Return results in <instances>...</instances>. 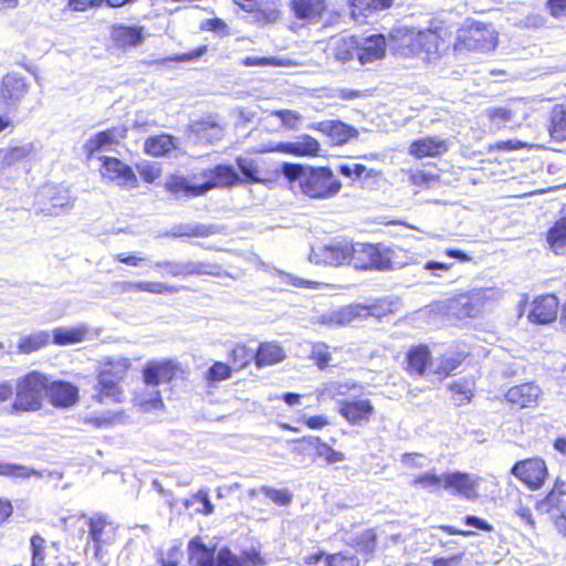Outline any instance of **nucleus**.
I'll return each mask as SVG.
<instances>
[{"instance_id": "nucleus-1", "label": "nucleus", "mask_w": 566, "mask_h": 566, "mask_svg": "<svg viewBox=\"0 0 566 566\" xmlns=\"http://www.w3.org/2000/svg\"><path fill=\"white\" fill-rule=\"evenodd\" d=\"M281 171L290 184L297 182L300 192L312 200L336 197L343 187L340 179L327 166L283 163Z\"/></svg>"}, {"instance_id": "nucleus-2", "label": "nucleus", "mask_w": 566, "mask_h": 566, "mask_svg": "<svg viewBox=\"0 0 566 566\" xmlns=\"http://www.w3.org/2000/svg\"><path fill=\"white\" fill-rule=\"evenodd\" d=\"M394 38L410 36L408 48L410 52L430 63L440 59L450 48H452V25L446 21L433 20L429 27L418 31L416 34L407 28L394 30Z\"/></svg>"}, {"instance_id": "nucleus-3", "label": "nucleus", "mask_w": 566, "mask_h": 566, "mask_svg": "<svg viewBox=\"0 0 566 566\" xmlns=\"http://www.w3.org/2000/svg\"><path fill=\"white\" fill-rule=\"evenodd\" d=\"M190 548L193 554V566H262L264 558L256 549L242 551L235 555L229 547H222L216 554L214 548L191 541Z\"/></svg>"}, {"instance_id": "nucleus-4", "label": "nucleus", "mask_w": 566, "mask_h": 566, "mask_svg": "<svg viewBox=\"0 0 566 566\" xmlns=\"http://www.w3.org/2000/svg\"><path fill=\"white\" fill-rule=\"evenodd\" d=\"M497 33L491 23L469 21L457 30L452 49L455 53L490 52L496 48Z\"/></svg>"}, {"instance_id": "nucleus-5", "label": "nucleus", "mask_w": 566, "mask_h": 566, "mask_svg": "<svg viewBox=\"0 0 566 566\" xmlns=\"http://www.w3.org/2000/svg\"><path fill=\"white\" fill-rule=\"evenodd\" d=\"M48 376L32 370L22 376L15 385V399L12 408L17 411H35L42 406L46 392Z\"/></svg>"}, {"instance_id": "nucleus-6", "label": "nucleus", "mask_w": 566, "mask_h": 566, "mask_svg": "<svg viewBox=\"0 0 566 566\" xmlns=\"http://www.w3.org/2000/svg\"><path fill=\"white\" fill-rule=\"evenodd\" d=\"M188 370L172 358L151 359L142 368V379L146 386L158 387L187 378Z\"/></svg>"}, {"instance_id": "nucleus-7", "label": "nucleus", "mask_w": 566, "mask_h": 566, "mask_svg": "<svg viewBox=\"0 0 566 566\" xmlns=\"http://www.w3.org/2000/svg\"><path fill=\"white\" fill-rule=\"evenodd\" d=\"M392 250L381 243L356 242L354 269L358 271H388L392 269Z\"/></svg>"}, {"instance_id": "nucleus-8", "label": "nucleus", "mask_w": 566, "mask_h": 566, "mask_svg": "<svg viewBox=\"0 0 566 566\" xmlns=\"http://www.w3.org/2000/svg\"><path fill=\"white\" fill-rule=\"evenodd\" d=\"M490 126L496 130L520 128L530 116L527 104L521 99H514L504 106L491 107L485 111Z\"/></svg>"}, {"instance_id": "nucleus-9", "label": "nucleus", "mask_w": 566, "mask_h": 566, "mask_svg": "<svg viewBox=\"0 0 566 566\" xmlns=\"http://www.w3.org/2000/svg\"><path fill=\"white\" fill-rule=\"evenodd\" d=\"M88 537L96 560L103 558L104 548L113 545L118 536V525L104 514H95L87 520Z\"/></svg>"}, {"instance_id": "nucleus-10", "label": "nucleus", "mask_w": 566, "mask_h": 566, "mask_svg": "<svg viewBox=\"0 0 566 566\" xmlns=\"http://www.w3.org/2000/svg\"><path fill=\"white\" fill-rule=\"evenodd\" d=\"M511 474L527 490L537 491L544 486L548 478V467L541 457L526 458L513 464Z\"/></svg>"}, {"instance_id": "nucleus-11", "label": "nucleus", "mask_w": 566, "mask_h": 566, "mask_svg": "<svg viewBox=\"0 0 566 566\" xmlns=\"http://www.w3.org/2000/svg\"><path fill=\"white\" fill-rule=\"evenodd\" d=\"M259 27L276 23L282 18L281 0H232Z\"/></svg>"}, {"instance_id": "nucleus-12", "label": "nucleus", "mask_w": 566, "mask_h": 566, "mask_svg": "<svg viewBox=\"0 0 566 566\" xmlns=\"http://www.w3.org/2000/svg\"><path fill=\"white\" fill-rule=\"evenodd\" d=\"M99 160V174L103 180L115 184L123 189L138 187V178L128 164L114 156H102Z\"/></svg>"}, {"instance_id": "nucleus-13", "label": "nucleus", "mask_w": 566, "mask_h": 566, "mask_svg": "<svg viewBox=\"0 0 566 566\" xmlns=\"http://www.w3.org/2000/svg\"><path fill=\"white\" fill-rule=\"evenodd\" d=\"M156 268L164 269L170 276L187 277V276H212L221 277L226 275L222 265L210 262H176V261H161L156 263Z\"/></svg>"}, {"instance_id": "nucleus-14", "label": "nucleus", "mask_w": 566, "mask_h": 566, "mask_svg": "<svg viewBox=\"0 0 566 566\" xmlns=\"http://www.w3.org/2000/svg\"><path fill=\"white\" fill-rule=\"evenodd\" d=\"M263 151L279 153L293 157L316 158L321 155L322 146L319 140L312 135L301 134L294 140L270 144Z\"/></svg>"}, {"instance_id": "nucleus-15", "label": "nucleus", "mask_w": 566, "mask_h": 566, "mask_svg": "<svg viewBox=\"0 0 566 566\" xmlns=\"http://www.w3.org/2000/svg\"><path fill=\"white\" fill-rule=\"evenodd\" d=\"M338 413L352 427L367 426L375 417L376 410L368 398H352L340 400Z\"/></svg>"}, {"instance_id": "nucleus-16", "label": "nucleus", "mask_w": 566, "mask_h": 566, "mask_svg": "<svg viewBox=\"0 0 566 566\" xmlns=\"http://www.w3.org/2000/svg\"><path fill=\"white\" fill-rule=\"evenodd\" d=\"M403 370L415 378L428 376L433 370V355L429 345L420 343L409 346L405 353Z\"/></svg>"}, {"instance_id": "nucleus-17", "label": "nucleus", "mask_w": 566, "mask_h": 566, "mask_svg": "<svg viewBox=\"0 0 566 566\" xmlns=\"http://www.w3.org/2000/svg\"><path fill=\"white\" fill-rule=\"evenodd\" d=\"M316 255L321 262L327 265H349L354 268L356 242L348 240L335 241L321 247Z\"/></svg>"}, {"instance_id": "nucleus-18", "label": "nucleus", "mask_w": 566, "mask_h": 566, "mask_svg": "<svg viewBox=\"0 0 566 566\" xmlns=\"http://www.w3.org/2000/svg\"><path fill=\"white\" fill-rule=\"evenodd\" d=\"M479 478L462 471L444 473L443 490L461 499L473 501L478 499Z\"/></svg>"}, {"instance_id": "nucleus-19", "label": "nucleus", "mask_w": 566, "mask_h": 566, "mask_svg": "<svg viewBox=\"0 0 566 566\" xmlns=\"http://www.w3.org/2000/svg\"><path fill=\"white\" fill-rule=\"evenodd\" d=\"M197 177L202 179L201 184L205 193L214 188L233 187L240 182V177L234 168L222 164L201 170L193 179Z\"/></svg>"}, {"instance_id": "nucleus-20", "label": "nucleus", "mask_w": 566, "mask_h": 566, "mask_svg": "<svg viewBox=\"0 0 566 566\" xmlns=\"http://www.w3.org/2000/svg\"><path fill=\"white\" fill-rule=\"evenodd\" d=\"M127 134L128 128L125 125L112 126L95 133L83 146L86 158L91 159L99 150L111 149L112 146L118 145L120 140L127 137Z\"/></svg>"}, {"instance_id": "nucleus-21", "label": "nucleus", "mask_w": 566, "mask_h": 566, "mask_svg": "<svg viewBox=\"0 0 566 566\" xmlns=\"http://www.w3.org/2000/svg\"><path fill=\"white\" fill-rule=\"evenodd\" d=\"M310 128L322 133L331 139L335 146L347 144L358 137V130L339 119H325L310 125Z\"/></svg>"}, {"instance_id": "nucleus-22", "label": "nucleus", "mask_w": 566, "mask_h": 566, "mask_svg": "<svg viewBox=\"0 0 566 566\" xmlns=\"http://www.w3.org/2000/svg\"><path fill=\"white\" fill-rule=\"evenodd\" d=\"M450 143L439 136L427 135L410 142L408 154L415 159L438 158L448 153Z\"/></svg>"}, {"instance_id": "nucleus-23", "label": "nucleus", "mask_w": 566, "mask_h": 566, "mask_svg": "<svg viewBox=\"0 0 566 566\" xmlns=\"http://www.w3.org/2000/svg\"><path fill=\"white\" fill-rule=\"evenodd\" d=\"M541 394L539 387L534 382H523L510 387L504 394V400L513 409L534 408Z\"/></svg>"}, {"instance_id": "nucleus-24", "label": "nucleus", "mask_w": 566, "mask_h": 566, "mask_svg": "<svg viewBox=\"0 0 566 566\" xmlns=\"http://www.w3.org/2000/svg\"><path fill=\"white\" fill-rule=\"evenodd\" d=\"M29 92V85L23 76L14 73L6 74L0 83V102L9 107L21 103Z\"/></svg>"}, {"instance_id": "nucleus-25", "label": "nucleus", "mask_w": 566, "mask_h": 566, "mask_svg": "<svg viewBox=\"0 0 566 566\" xmlns=\"http://www.w3.org/2000/svg\"><path fill=\"white\" fill-rule=\"evenodd\" d=\"M558 311V298L554 294H543L533 300L527 317L535 324H548L556 319Z\"/></svg>"}, {"instance_id": "nucleus-26", "label": "nucleus", "mask_w": 566, "mask_h": 566, "mask_svg": "<svg viewBox=\"0 0 566 566\" xmlns=\"http://www.w3.org/2000/svg\"><path fill=\"white\" fill-rule=\"evenodd\" d=\"M132 368L133 364L128 357H106L98 365L96 378L111 380L115 384L122 385L129 375Z\"/></svg>"}, {"instance_id": "nucleus-27", "label": "nucleus", "mask_w": 566, "mask_h": 566, "mask_svg": "<svg viewBox=\"0 0 566 566\" xmlns=\"http://www.w3.org/2000/svg\"><path fill=\"white\" fill-rule=\"evenodd\" d=\"M224 130L221 118L216 114H208L189 124V132L199 139L212 144L220 140Z\"/></svg>"}, {"instance_id": "nucleus-28", "label": "nucleus", "mask_w": 566, "mask_h": 566, "mask_svg": "<svg viewBox=\"0 0 566 566\" xmlns=\"http://www.w3.org/2000/svg\"><path fill=\"white\" fill-rule=\"evenodd\" d=\"M109 40L113 48L127 51L144 41V27L114 24L111 28Z\"/></svg>"}, {"instance_id": "nucleus-29", "label": "nucleus", "mask_w": 566, "mask_h": 566, "mask_svg": "<svg viewBox=\"0 0 566 566\" xmlns=\"http://www.w3.org/2000/svg\"><path fill=\"white\" fill-rule=\"evenodd\" d=\"M46 396L52 406L69 408L78 400V388L70 381L48 379Z\"/></svg>"}, {"instance_id": "nucleus-30", "label": "nucleus", "mask_w": 566, "mask_h": 566, "mask_svg": "<svg viewBox=\"0 0 566 566\" xmlns=\"http://www.w3.org/2000/svg\"><path fill=\"white\" fill-rule=\"evenodd\" d=\"M290 9L295 19L313 23L326 14L328 4L326 0H291Z\"/></svg>"}, {"instance_id": "nucleus-31", "label": "nucleus", "mask_w": 566, "mask_h": 566, "mask_svg": "<svg viewBox=\"0 0 566 566\" xmlns=\"http://www.w3.org/2000/svg\"><path fill=\"white\" fill-rule=\"evenodd\" d=\"M406 174L408 184L418 191L430 189L440 181L437 165L433 163H426L419 168H410Z\"/></svg>"}, {"instance_id": "nucleus-32", "label": "nucleus", "mask_w": 566, "mask_h": 566, "mask_svg": "<svg viewBox=\"0 0 566 566\" xmlns=\"http://www.w3.org/2000/svg\"><path fill=\"white\" fill-rule=\"evenodd\" d=\"M468 353L459 347H450L440 355L436 368L432 373L440 379H444L454 374V371L464 363Z\"/></svg>"}, {"instance_id": "nucleus-33", "label": "nucleus", "mask_w": 566, "mask_h": 566, "mask_svg": "<svg viewBox=\"0 0 566 566\" xmlns=\"http://www.w3.org/2000/svg\"><path fill=\"white\" fill-rule=\"evenodd\" d=\"M164 188L177 198H193L205 195L201 182L191 184L187 177L180 175H169L164 184Z\"/></svg>"}, {"instance_id": "nucleus-34", "label": "nucleus", "mask_w": 566, "mask_h": 566, "mask_svg": "<svg viewBox=\"0 0 566 566\" xmlns=\"http://www.w3.org/2000/svg\"><path fill=\"white\" fill-rule=\"evenodd\" d=\"M283 346L274 340L262 342L255 349V366L259 369L282 363L285 359Z\"/></svg>"}, {"instance_id": "nucleus-35", "label": "nucleus", "mask_w": 566, "mask_h": 566, "mask_svg": "<svg viewBox=\"0 0 566 566\" xmlns=\"http://www.w3.org/2000/svg\"><path fill=\"white\" fill-rule=\"evenodd\" d=\"M385 53L386 38L384 34L369 35L364 44L358 43L357 59L363 65L382 59Z\"/></svg>"}, {"instance_id": "nucleus-36", "label": "nucleus", "mask_w": 566, "mask_h": 566, "mask_svg": "<svg viewBox=\"0 0 566 566\" xmlns=\"http://www.w3.org/2000/svg\"><path fill=\"white\" fill-rule=\"evenodd\" d=\"M177 138L168 133L148 136L144 142L143 150L150 157H165L177 148Z\"/></svg>"}, {"instance_id": "nucleus-37", "label": "nucleus", "mask_w": 566, "mask_h": 566, "mask_svg": "<svg viewBox=\"0 0 566 566\" xmlns=\"http://www.w3.org/2000/svg\"><path fill=\"white\" fill-rule=\"evenodd\" d=\"M346 544L367 559L375 555L378 546V535L375 528H365L354 534Z\"/></svg>"}, {"instance_id": "nucleus-38", "label": "nucleus", "mask_w": 566, "mask_h": 566, "mask_svg": "<svg viewBox=\"0 0 566 566\" xmlns=\"http://www.w3.org/2000/svg\"><path fill=\"white\" fill-rule=\"evenodd\" d=\"M546 130L554 142H566V103L555 104L547 117Z\"/></svg>"}, {"instance_id": "nucleus-39", "label": "nucleus", "mask_w": 566, "mask_h": 566, "mask_svg": "<svg viewBox=\"0 0 566 566\" xmlns=\"http://www.w3.org/2000/svg\"><path fill=\"white\" fill-rule=\"evenodd\" d=\"M124 389L122 385L115 384L111 380L96 378L94 386L93 399L101 403H120L124 401Z\"/></svg>"}, {"instance_id": "nucleus-40", "label": "nucleus", "mask_w": 566, "mask_h": 566, "mask_svg": "<svg viewBox=\"0 0 566 566\" xmlns=\"http://www.w3.org/2000/svg\"><path fill=\"white\" fill-rule=\"evenodd\" d=\"M298 443H305L315 448V454L322 458L327 464H334L346 460L344 452L335 450L327 442L323 441L319 437H303L296 440Z\"/></svg>"}, {"instance_id": "nucleus-41", "label": "nucleus", "mask_w": 566, "mask_h": 566, "mask_svg": "<svg viewBox=\"0 0 566 566\" xmlns=\"http://www.w3.org/2000/svg\"><path fill=\"white\" fill-rule=\"evenodd\" d=\"M90 328L85 324L74 327H57L52 331V343L57 346L74 345L87 339Z\"/></svg>"}, {"instance_id": "nucleus-42", "label": "nucleus", "mask_w": 566, "mask_h": 566, "mask_svg": "<svg viewBox=\"0 0 566 566\" xmlns=\"http://www.w3.org/2000/svg\"><path fill=\"white\" fill-rule=\"evenodd\" d=\"M395 0H349L350 14L355 20L366 19L374 13L390 9Z\"/></svg>"}, {"instance_id": "nucleus-43", "label": "nucleus", "mask_w": 566, "mask_h": 566, "mask_svg": "<svg viewBox=\"0 0 566 566\" xmlns=\"http://www.w3.org/2000/svg\"><path fill=\"white\" fill-rule=\"evenodd\" d=\"M545 240L549 250L555 254L566 252V213L557 218L547 229Z\"/></svg>"}, {"instance_id": "nucleus-44", "label": "nucleus", "mask_w": 566, "mask_h": 566, "mask_svg": "<svg viewBox=\"0 0 566 566\" xmlns=\"http://www.w3.org/2000/svg\"><path fill=\"white\" fill-rule=\"evenodd\" d=\"M133 403L145 412L163 410L165 408L161 392L155 387L151 390L136 391L133 397Z\"/></svg>"}, {"instance_id": "nucleus-45", "label": "nucleus", "mask_w": 566, "mask_h": 566, "mask_svg": "<svg viewBox=\"0 0 566 566\" xmlns=\"http://www.w3.org/2000/svg\"><path fill=\"white\" fill-rule=\"evenodd\" d=\"M34 151L35 146L33 142H22L11 145L3 150L2 163L6 166H13L30 159L34 155Z\"/></svg>"}, {"instance_id": "nucleus-46", "label": "nucleus", "mask_w": 566, "mask_h": 566, "mask_svg": "<svg viewBox=\"0 0 566 566\" xmlns=\"http://www.w3.org/2000/svg\"><path fill=\"white\" fill-rule=\"evenodd\" d=\"M228 358L234 370H241L247 368L252 361L255 364V350L244 343H238L228 353Z\"/></svg>"}, {"instance_id": "nucleus-47", "label": "nucleus", "mask_w": 566, "mask_h": 566, "mask_svg": "<svg viewBox=\"0 0 566 566\" xmlns=\"http://www.w3.org/2000/svg\"><path fill=\"white\" fill-rule=\"evenodd\" d=\"M50 344V334L45 331L35 332L22 336L18 344L17 349L20 354L29 355Z\"/></svg>"}, {"instance_id": "nucleus-48", "label": "nucleus", "mask_w": 566, "mask_h": 566, "mask_svg": "<svg viewBox=\"0 0 566 566\" xmlns=\"http://www.w3.org/2000/svg\"><path fill=\"white\" fill-rule=\"evenodd\" d=\"M123 290L126 292H146L150 294H164V293H175L177 292V287L172 285H167L161 282H124Z\"/></svg>"}, {"instance_id": "nucleus-49", "label": "nucleus", "mask_w": 566, "mask_h": 566, "mask_svg": "<svg viewBox=\"0 0 566 566\" xmlns=\"http://www.w3.org/2000/svg\"><path fill=\"white\" fill-rule=\"evenodd\" d=\"M235 164L242 174V178H240V182H249V184H263L265 182V178L261 176V171L258 167V164L244 157H237Z\"/></svg>"}, {"instance_id": "nucleus-50", "label": "nucleus", "mask_w": 566, "mask_h": 566, "mask_svg": "<svg viewBox=\"0 0 566 566\" xmlns=\"http://www.w3.org/2000/svg\"><path fill=\"white\" fill-rule=\"evenodd\" d=\"M448 389L450 398L455 406H465L471 402L473 398V388L468 380L452 381Z\"/></svg>"}, {"instance_id": "nucleus-51", "label": "nucleus", "mask_w": 566, "mask_h": 566, "mask_svg": "<svg viewBox=\"0 0 566 566\" xmlns=\"http://www.w3.org/2000/svg\"><path fill=\"white\" fill-rule=\"evenodd\" d=\"M56 3L65 4L72 11H85L91 8H97L103 2L111 7H122L130 0H54Z\"/></svg>"}, {"instance_id": "nucleus-52", "label": "nucleus", "mask_w": 566, "mask_h": 566, "mask_svg": "<svg viewBox=\"0 0 566 566\" xmlns=\"http://www.w3.org/2000/svg\"><path fill=\"white\" fill-rule=\"evenodd\" d=\"M217 232L213 226L208 224H179L175 228L176 238H208Z\"/></svg>"}, {"instance_id": "nucleus-53", "label": "nucleus", "mask_w": 566, "mask_h": 566, "mask_svg": "<svg viewBox=\"0 0 566 566\" xmlns=\"http://www.w3.org/2000/svg\"><path fill=\"white\" fill-rule=\"evenodd\" d=\"M444 473L437 474L434 472H426L413 478L410 482L412 486L421 488L429 492L443 490Z\"/></svg>"}, {"instance_id": "nucleus-54", "label": "nucleus", "mask_w": 566, "mask_h": 566, "mask_svg": "<svg viewBox=\"0 0 566 566\" xmlns=\"http://www.w3.org/2000/svg\"><path fill=\"white\" fill-rule=\"evenodd\" d=\"M233 368L230 364L224 361H213L205 374V380L208 386H214L216 384L228 380L232 377Z\"/></svg>"}, {"instance_id": "nucleus-55", "label": "nucleus", "mask_w": 566, "mask_h": 566, "mask_svg": "<svg viewBox=\"0 0 566 566\" xmlns=\"http://www.w3.org/2000/svg\"><path fill=\"white\" fill-rule=\"evenodd\" d=\"M30 566H45L46 541L39 533H35L30 537Z\"/></svg>"}, {"instance_id": "nucleus-56", "label": "nucleus", "mask_w": 566, "mask_h": 566, "mask_svg": "<svg viewBox=\"0 0 566 566\" xmlns=\"http://www.w3.org/2000/svg\"><path fill=\"white\" fill-rule=\"evenodd\" d=\"M308 358L318 369H326L329 365V361L332 360V354L329 352L328 345L323 342L314 343Z\"/></svg>"}, {"instance_id": "nucleus-57", "label": "nucleus", "mask_w": 566, "mask_h": 566, "mask_svg": "<svg viewBox=\"0 0 566 566\" xmlns=\"http://www.w3.org/2000/svg\"><path fill=\"white\" fill-rule=\"evenodd\" d=\"M338 171L345 177L355 178V179L360 178V177L377 178V177L381 176L380 170L368 169L363 164H354L353 166L347 165V164L339 165Z\"/></svg>"}, {"instance_id": "nucleus-58", "label": "nucleus", "mask_w": 566, "mask_h": 566, "mask_svg": "<svg viewBox=\"0 0 566 566\" xmlns=\"http://www.w3.org/2000/svg\"><path fill=\"white\" fill-rule=\"evenodd\" d=\"M260 492L277 506H289L293 501V494L287 489H274L263 485L260 488Z\"/></svg>"}, {"instance_id": "nucleus-59", "label": "nucleus", "mask_w": 566, "mask_h": 566, "mask_svg": "<svg viewBox=\"0 0 566 566\" xmlns=\"http://www.w3.org/2000/svg\"><path fill=\"white\" fill-rule=\"evenodd\" d=\"M358 42L354 38L343 39L336 46L334 56L342 63L348 62L357 56Z\"/></svg>"}, {"instance_id": "nucleus-60", "label": "nucleus", "mask_w": 566, "mask_h": 566, "mask_svg": "<svg viewBox=\"0 0 566 566\" xmlns=\"http://www.w3.org/2000/svg\"><path fill=\"white\" fill-rule=\"evenodd\" d=\"M325 566H360V562L356 555L339 551L326 555Z\"/></svg>"}, {"instance_id": "nucleus-61", "label": "nucleus", "mask_w": 566, "mask_h": 566, "mask_svg": "<svg viewBox=\"0 0 566 566\" xmlns=\"http://www.w3.org/2000/svg\"><path fill=\"white\" fill-rule=\"evenodd\" d=\"M271 115L279 118L282 125L289 129H296L303 119L298 112L292 109H275Z\"/></svg>"}, {"instance_id": "nucleus-62", "label": "nucleus", "mask_w": 566, "mask_h": 566, "mask_svg": "<svg viewBox=\"0 0 566 566\" xmlns=\"http://www.w3.org/2000/svg\"><path fill=\"white\" fill-rule=\"evenodd\" d=\"M182 551L179 546L170 547L166 553H160L157 557L159 566H180Z\"/></svg>"}, {"instance_id": "nucleus-63", "label": "nucleus", "mask_w": 566, "mask_h": 566, "mask_svg": "<svg viewBox=\"0 0 566 566\" xmlns=\"http://www.w3.org/2000/svg\"><path fill=\"white\" fill-rule=\"evenodd\" d=\"M116 262L128 266L138 268L147 262V258L140 253L119 252L113 256Z\"/></svg>"}, {"instance_id": "nucleus-64", "label": "nucleus", "mask_w": 566, "mask_h": 566, "mask_svg": "<svg viewBox=\"0 0 566 566\" xmlns=\"http://www.w3.org/2000/svg\"><path fill=\"white\" fill-rule=\"evenodd\" d=\"M545 8L554 19L566 18V0H546Z\"/></svg>"}]
</instances>
